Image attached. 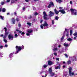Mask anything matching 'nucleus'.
I'll return each instance as SVG.
<instances>
[{"instance_id": "7ed1b4c3", "label": "nucleus", "mask_w": 77, "mask_h": 77, "mask_svg": "<svg viewBox=\"0 0 77 77\" xmlns=\"http://www.w3.org/2000/svg\"><path fill=\"white\" fill-rule=\"evenodd\" d=\"M70 11L72 13V15H77V11L75 9H70Z\"/></svg>"}, {"instance_id": "cd10ccee", "label": "nucleus", "mask_w": 77, "mask_h": 77, "mask_svg": "<svg viewBox=\"0 0 77 77\" xmlns=\"http://www.w3.org/2000/svg\"><path fill=\"white\" fill-rule=\"evenodd\" d=\"M63 39H64V37L63 35L61 38V41H63Z\"/></svg>"}, {"instance_id": "6e6552de", "label": "nucleus", "mask_w": 77, "mask_h": 77, "mask_svg": "<svg viewBox=\"0 0 77 77\" xmlns=\"http://www.w3.org/2000/svg\"><path fill=\"white\" fill-rule=\"evenodd\" d=\"M51 6H54V3H53V2H50V4L48 6V8H50Z\"/></svg>"}, {"instance_id": "c03bdc74", "label": "nucleus", "mask_w": 77, "mask_h": 77, "mask_svg": "<svg viewBox=\"0 0 77 77\" xmlns=\"http://www.w3.org/2000/svg\"><path fill=\"white\" fill-rule=\"evenodd\" d=\"M25 9H26V8H25V7H23V11H25Z\"/></svg>"}, {"instance_id": "09e8293b", "label": "nucleus", "mask_w": 77, "mask_h": 77, "mask_svg": "<svg viewBox=\"0 0 77 77\" xmlns=\"http://www.w3.org/2000/svg\"><path fill=\"white\" fill-rule=\"evenodd\" d=\"M18 26H19V27H20L21 26V24L19 23V25H18Z\"/></svg>"}, {"instance_id": "2f4dec72", "label": "nucleus", "mask_w": 77, "mask_h": 77, "mask_svg": "<svg viewBox=\"0 0 77 77\" xmlns=\"http://www.w3.org/2000/svg\"><path fill=\"white\" fill-rule=\"evenodd\" d=\"M47 66H48V65H45L43 66V67L44 68H46L47 67Z\"/></svg>"}, {"instance_id": "603ef678", "label": "nucleus", "mask_w": 77, "mask_h": 77, "mask_svg": "<svg viewBox=\"0 0 77 77\" xmlns=\"http://www.w3.org/2000/svg\"><path fill=\"white\" fill-rule=\"evenodd\" d=\"M65 31H69V30L68 29H65Z\"/></svg>"}, {"instance_id": "1a4fd4ad", "label": "nucleus", "mask_w": 77, "mask_h": 77, "mask_svg": "<svg viewBox=\"0 0 77 77\" xmlns=\"http://www.w3.org/2000/svg\"><path fill=\"white\" fill-rule=\"evenodd\" d=\"M59 12H61L63 14H65V10L64 9L60 10L59 11Z\"/></svg>"}, {"instance_id": "5fc2aeb1", "label": "nucleus", "mask_w": 77, "mask_h": 77, "mask_svg": "<svg viewBox=\"0 0 77 77\" xmlns=\"http://www.w3.org/2000/svg\"><path fill=\"white\" fill-rule=\"evenodd\" d=\"M65 67H66L65 65H64L63 66V68H65Z\"/></svg>"}, {"instance_id": "c756f323", "label": "nucleus", "mask_w": 77, "mask_h": 77, "mask_svg": "<svg viewBox=\"0 0 77 77\" xmlns=\"http://www.w3.org/2000/svg\"><path fill=\"white\" fill-rule=\"evenodd\" d=\"M28 18H29V19L32 18V16H31V15H30L28 17Z\"/></svg>"}, {"instance_id": "f3484780", "label": "nucleus", "mask_w": 77, "mask_h": 77, "mask_svg": "<svg viewBox=\"0 0 77 77\" xmlns=\"http://www.w3.org/2000/svg\"><path fill=\"white\" fill-rule=\"evenodd\" d=\"M12 21L13 22V24H15V19H14V18H12Z\"/></svg>"}, {"instance_id": "20e7f679", "label": "nucleus", "mask_w": 77, "mask_h": 77, "mask_svg": "<svg viewBox=\"0 0 77 77\" xmlns=\"http://www.w3.org/2000/svg\"><path fill=\"white\" fill-rule=\"evenodd\" d=\"M69 69V74L70 76L72 77L73 75H74V72H71V70H72V68L71 67H70L68 68Z\"/></svg>"}, {"instance_id": "7c9ffc66", "label": "nucleus", "mask_w": 77, "mask_h": 77, "mask_svg": "<svg viewBox=\"0 0 77 77\" xmlns=\"http://www.w3.org/2000/svg\"><path fill=\"white\" fill-rule=\"evenodd\" d=\"M55 19L56 20H59V17L56 16L55 17Z\"/></svg>"}, {"instance_id": "e2e57ef3", "label": "nucleus", "mask_w": 77, "mask_h": 77, "mask_svg": "<svg viewBox=\"0 0 77 77\" xmlns=\"http://www.w3.org/2000/svg\"><path fill=\"white\" fill-rule=\"evenodd\" d=\"M19 32L20 33H21L22 32V31H19Z\"/></svg>"}, {"instance_id": "f257e3e1", "label": "nucleus", "mask_w": 77, "mask_h": 77, "mask_svg": "<svg viewBox=\"0 0 77 77\" xmlns=\"http://www.w3.org/2000/svg\"><path fill=\"white\" fill-rule=\"evenodd\" d=\"M48 24L47 23L46 21H45L44 22V23L43 24H42L40 26L41 29H43L44 28V29H47V28H45V27H48Z\"/></svg>"}, {"instance_id": "c85d7f7f", "label": "nucleus", "mask_w": 77, "mask_h": 77, "mask_svg": "<svg viewBox=\"0 0 77 77\" xmlns=\"http://www.w3.org/2000/svg\"><path fill=\"white\" fill-rule=\"evenodd\" d=\"M51 75L52 76V77H53V76H54V73H51Z\"/></svg>"}, {"instance_id": "13d9d810", "label": "nucleus", "mask_w": 77, "mask_h": 77, "mask_svg": "<svg viewBox=\"0 0 77 77\" xmlns=\"http://www.w3.org/2000/svg\"><path fill=\"white\" fill-rule=\"evenodd\" d=\"M16 21H19V20H18V18H16Z\"/></svg>"}, {"instance_id": "423d86ee", "label": "nucleus", "mask_w": 77, "mask_h": 77, "mask_svg": "<svg viewBox=\"0 0 77 77\" xmlns=\"http://www.w3.org/2000/svg\"><path fill=\"white\" fill-rule=\"evenodd\" d=\"M27 33H26L27 36H29L30 35V33H31L32 32V29H28L27 30Z\"/></svg>"}, {"instance_id": "dca6fc26", "label": "nucleus", "mask_w": 77, "mask_h": 77, "mask_svg": "<svg viewBox=\"0 0 77 77\" xmlns=\"http://www.w3.org/2000/svg\"><path fill=\"white\" fill-rule=\"evenodd\" d=\"M57 48H54V49H53V51H57Z\"/></svg>"}, {"instance_id": "4c0bfd02", "label": "nucleus", "mask_w": 77, "mask_h": 77, "mask_svg": "<svg viewBox=\"0 0 77 77\" xmlns=\"http://www.w3.org/2000/svg\"><path fill=\"white\" fill-rule=\"evenodd\" d=\"M14 36H15V38H17L18 37V35L17 34H15L14 35Z\"/></svg>"}, {"instance_id": "412c9836", "label": "nucleus", "mask_w": 77, "mask_h": 77, "mask_svg": "<svg viewBox=\"0 0 77 77\" xmlns=\"http://www.w3.org/2000/svg\"><path fill=\"white\" fill-rule=\"evenodd\" d=\"M0 17L1 18V20H4V17L2 16H0Z\"/></svg>"}, {"instance_id": "58836bf2", "label": "nucleus", "mask_w": 77, "mask_h": 77, "mask_svg": "<svg viewBox=\"0 0 77 77\" xmlns=\"http://www.w3.org/2000/svg\"><path fill=\"white\" fill-rule=\"evenodd\" d=\"M1 3L2 5H4V3H5V2H2Z\"/></svg>"}, {"instance_id": "680f3d73", "label": "nucleus", "mask_w": 77, "mask_h": 77, "mask_svg": "<svg viewBox=\"0 0 77 77\" xmlns=\"http://www.w3.org/2000/svg\"><path fill=\"white\" fill-rule=\"evenodd\" d=\"M70 4H72V1H70Z\"/></svg>"}, {"instance_id": "ddd939ff", "label": "nucleus", "mask_w": 77, "mask_h": 77, "mask_svg": "<svg viewBox=\"0 0 77 77\" xmlns=\"http://www.w3.org/2000/svg\"><path fill=\"white\" fill-rule=\"evenodd\" d=\"M54 11L55 14H57H57H59V11H57V10H56V9H54Z\"/></svg>"}, {"instance_id": "473e14b6", "label": "nucleus", "mask_w": 77, "mask_h": 77, "mask_svg": "<svg viewBox=\"0 0 77 77\" xmlns=\"http://www.w3.org/2000/svg\"><path fill=\"white\" fill-rule=\"evenodd\" d=\"M15 3V1L14 0H11V3Z\"/></svg>"}, {"instance_id": "c9c22d12", "label": "nucleus", "mask_w": 77, "mask_h": 77, "mask_svg": "<svg viewBox=\"0 0 77 77\" xmlns=\"http://www.w3.org/2000/svg\"><path fill=\"white\" fill-rule=\"evenodd\" d=\"M64 55L66 57H68V55H67L66 54H64Z\"/></svg>"}, {"instance_id": "f704fd0d", "label": "nucleus", "mask_w": 77, "mask_h": 77, "mask_svg": "<svg viewBox=\"0 0 77 77\" xmlns=\"http://www.w3.org/2000/svg\"><path fill=\"white\" fill-rule=\"evenodd\" d=\"M4 42H6V43L8 42V41L7 40H6L5 39H4Z\"/></svg>"}, {"instance_id": "bb28decb", "label": "nucleus", "mask_w": 77, "mask_h": 77, "mask_svg": "<svg viewBox=\"0 0 77 77\" xmlns=\"http://www.w3.org/2000/svg\"><path fill=\"white\" fill-rule=\"evenodd\" d=\"M70 33L71 36L72 35V30H70Z\"/></svg>"}, {"instance_id": "72a5a7b5", "label": "nucleus", "mask_w": 77, "mask_h": 77, "mask_svg": "<svg viewBox=\"0 0 77 77\" xmlns=\"http://www.w3.org/2000/svg\"><path fill=\"white\" fill-rule=\"evenodd\" d=\"M61 47V45H58V47L59 48H60V47Z\"/></svg>"}, {"instance_id": "49530a36", "label": "nucleus", "mask_w": 77, "mask_h": 77, "mask_svg": "<svg viewBox=\"0 0 77 77\" xmlns=\"http://www.w3.org/2000/svg\"><path fill=\"white\" fill-rule=\"evenodd\" d=\"M3 47V46L1 45L0 46V48H2Z\"/></svg>"}, {"instance_id": "39448f33", "label": "nucleus", "mask_w": 77, "mask_h": 77, "mask_svg": "<svg viewBox=\"0 0 77 77\" xmlns=\"http://www.w3.org/2000/svg\"><path fill=\"white\" fill-rule=\"evenodd\" d=\"M43 17L45 20H48L49 18H48L47 17H48V15L47 14V13L45 12V11H44L43 12Z\"/></svg>"}, {"instance_id": "a19ab883", "label": "nucleus", "mask_w": 77, "mask_h": 77, "mask_svg": "<svg viewBox=\"0 0 77 77\" xmlns=\"http://www.w3.org/2000/svg\"><path fill=\"white\" fill-rule=\"evenodd\" d=\"M68 35H69V32H67V33L66 34V36H68Z\"/></svg>"}, {"instance_id": "4d7b16f0", "label": "nucleus", "mask_w": 77, "mask_h": 77, "mask_svg": "<svg viewBox=\"0 0 77 77\" xmlns=\"http://www.w3.org/2000/svg\"><path fill=\"white\" fill-rule=\"evenodd\" d=\"M21 34L22 35H24V34H25V33H24V32H23Z\"/></svg>"}, {"instance_id": "774afa93", "label": "nucleus", "mask_w": 77, "mask_h": 77, "mask_svg": "<svg viewBox=\"0 0 77 77\" xmlns=\"http://www.w3.org/2000/svg\"><path fill=\"white\" fill-rule=\"evenodd\" d=\"M63 64L65 63V61H63Z\"/></svg>"}, {"instance_id": "79ce46f5", "label": "nucleus", "mask_w": 77, "mask_h": 77, "mask_svg": "<svg viewBox=\"0 0 77 77\" xmlns=\"http://www.w3.org/2000/svg\"><path fill=\"white\" fill-rule=\"evenodd\" d=\"M34 15H38V13L37 12L35 13Z\"/></svg>"}, {"instance_id": "a878e982", "label": "nucleus", "mask_w": 77, "mask_h": 77, "mask_svg": "<svg viewBox=\"0 0 77 77\" xmlns=\"http://www.w3.org/2000/svg\"><path fill=\"white\" fill-rule=\"evenodd\" d=\"M27 24H28V25L29 26H32L31 25L32 23H27Z\"/></svg>"}, {"instance_id": "b1692460", "label": "nucleus", "mask_w": 77, "mask_h": 77, "mask_svg": "<svg viewBox=\"0 0 77 77\" xmlns=\"http://www.w3.org/2000/svg\"><path fill=\"white\" fill-rule=\"evenodd\" d=\"M71 62L70 60H69L67 62V63L69 64H71Z\"/></svg>"}, {"instance_id": "4468645a", "label": "nucleus", "mask_w": 77, "mask_h": 77, "mask_svg": "<svg viewBox=\"0 0 77 77\" xmlns=\"http://www.w3.org/2000/svg\"><path fill=\"white\" fill-rule=\"evenodd\" d=\"M49 72L50 74H51L52 72V70L51 69V68H49Z\"/></svg>"}, {"instance_id": "8fccbe9b", "label": "nucleus", "mask_w": 77, "mask_h": 77, "mask_svg": "<svg viewBox=\"0 0 77 77\" xmlns=\"http://www.w3.org/2000/svg\"><path fill=\"white\" fill-rule=\"evenodd\" d=\"M56 60H59V58H57L56 59Z\"/></svg>"}, {"instance_id": "9b49d317", "label": "nucleus", "mask_w": 77, "mask_h": 77, "mask_svg": "<svg viewBox=\"0 0 77 77\" xmlns=\"http://www.w3.org/2000/svg\"><path fill=\"white\" fill-rule=\"evenodd\" d=\"M4 29H5V35L7 36V35H8V32H6V31H7V29L6 27L4 28Z\"/></svg>"}, {"instance_id": "aec40b11", "label": "nucleus", "mask_w": 77, "mask_h": 77, "mask_svg": "<svg viewBox=\"0 0 77 77\" xmlns=\"http://www.w3.org/2000/svg\"><path fill=\"white\" fill-rule=\"evenodd\" d=\"M2 11L3 12H5V11H6V9L5 8H3L2 10Z\"/></svg>"}, {"instance_id": "393cba45", "label": "nucleus", "mask_w": 77, "mask_h": 77, "mask_svg": "<svg viewBox=\"0 0 77 77\" xmlns=\"http://www.w3.org/2000/svg\"><path fill=\"white\" fill-rule=\"evenodd\" d=\"M73 35L77 38V32H75L73 34Z\"/></svg>"}, {"instance_id": "ea45409f", "label": "nucleus", "mask_w": 77, "mask_h": 77, "mask_svg": "<svg viewBox=\"0 0 77 77\" xmlns=\"http://www.w3.org/2000/svg\"><path fill=\"white\" fill-rule=\"evenodd\" d=\"M57 2H62V0H56Z\"/></svg>"}, {"instance_id": "864d4df0", "label": "nucleus", "mask_w": 77, "mask_h": 77, "mask_svg": "<svg viewBox=\"0 0 77 77\" xmlns=\"http://www.w3.org/2000/svg\"><path fill=\"white\" fill-rule=\"evenodd\" d=\"M10 2V0H7L6 1V2Z\"/></svg>"}, {"instance_id": "3c124183", "label": "nucleus", "mask_w": 77, "mask_h": 77, "mask_svg": "<svg viewBox=\"0 0 77 77\" xmlns=\"http://www.w3.org/2000/svg\"><path fill=\"white\" fill-rule=\"evenodd\" d=\"M8 45H5V47H8Z\"/></svg>"}, {"instance_id": "a18cd8bd", "label": "nucleus", "mask_w": 77, "mask_h": 77, "mask_svg": "<svg viewBox=\"0 0 77 77\" xmlns=\"http://www.w3.org/2000/svg\"><path fill=\"white\" fill-rule=\"evenodd\" d=\"M47 74H45V76H42V77H47Z\"/></svg>"}, {"instance_id": "6e6d98bb", "label": "nucleus", "mask_w": 77, "mask_h": 77, "mask_svg": "<svg viewBox=\"0 0 77 77\" xmlns=\"http://www.w3.org/2000/svg\"><path fill=\"white\" fill-rule=\"evenodd\" d=\"M43 21V20H41L40 22V23H42Z\"/></svg>"}, {"instance_id": "4be33fe9", "label": "nucleus", "mask_w": 77, "mask_h": 77, "mask_svg": "<svg viewBox=\"0 0 77 77\" xmlns=\"http://www.w3.org/2000/svg\"><path fill=\"white\" fill-rule=\"evenodd\" d=\"M55 69H60V66H57L55 67Z\"/></svg>"}, {"instance_id": "a211bd4d", "label": "nucleus", "mask_w": 77, "mask_h": 77, "mask_svg": "<svg viewBox=\"0 0 77 77\" xmlns=\"http://www.w3.org/2000/svg\"><path fill=\"white\" fill-rule=\"evenodd\" d=\"M58 52L59 53H63V50L59 49V50L58 51Z\"/></svg>"}, {"instance_id": "338daca9", "label": "nucleus", "mask_w": 77, "mask_h": 77, "mask_svg": "<svg viewBox=\"0 0 77 77\" xmlns=\"http://www.w3.org/2000/svg\"><path fill=\"white\" fill-rule=\"evenodd\" d=\"M59 9H63V7H60L59 8Z\"/></svg>"}, {"instance_id": "5701e85b", "label": "nucleus", "mask_w": 77, "mask_h": 77, "mask_svg": "<svg viewBox=\"0 0 77 77\" xmlns=\"http://www.w3.org/2000/svg\"><path fill=\"white\" fill-rule=\"evenodd\" d=\"M13 55V54L11 53L9 55V57L11 58V57H12V55Z\"/></svg>"}, {"instance_id": "0e129e2a", "label": "nucleus", "mask_w": 77, "mask_h": 77, "mask_svg": "<svg viewBox=\"0 0 77 77\" xmlns=\"http://www.w3.org/2000/svg\"><path fill=\"white\" fill-rule=\"evenodd\" d=\"M1 37H3V35H2V34L1 35Z\"/></svg>"}, {"instance_id": "37998d69", "label": "nucleus", "mask_w": 77, "mask_h": 77, "mask_svg": "<svg viewBox=\"0 0 77 77\" xmlns=\"http://www.w3.org/2000/svg\"><path fill=\"white\" fill-rule=\"evenodd\" d=\"M54 55L55 56H57V53H56V52L54 53Z\"/></svg>"}, {"instance_id": "e433bc0d", "label": "nucleus", "mask_w": 77, "mask_h": 77, "mask_svg": "<svg viewBox=\"0 0 77 77\" xmlns=\"http://www.w3.org/2000/svg\"><path fill=\"white\" fill-rule=\"evenodd\" d=\"M7 36L6 35H4L3 38H4V39H5V38H6V37Z\"/></svg>"}, {"instance_id": "6ab92c4d", "label": "nucleus", "mask_w": 77, "mask_h": 77, "mask_svg": "<svg viewBox=\"0 0 77 77\" xmlns=\"http://www.w3.org/2000/svg\"><path fill=\"white\" fill-rule=\"evenodd\" d=\"M72 38H69L67 39V40L68 41H72Z\"/></svg>"}, {"instance_id": "9d476101", "label": "nucleus", "mask_w": 77, "mask_h": 77, "mask_svg": "<svg viewBox=\"0 0 77 77\" xmlns=\"http://www.w3.org/2000/svg\"><path fill=\"white\" fill-rule=\"evenodd\" d=\"M49 13L50 14H49V17H52L53 15H54V13L53 12H52L51 11H50L49 12Z\"/></svg>"}, {"instance_id": "bf43d9fd", "label": "nucleus", "mask_w": 77, "mask_h": 77, "mask_svg": "<svg viewBox=\"0 0 77 77\" xmlns=\"http://www.w3.org/2000/svg\"><path fill=\"white\" fill-rule=\"evenodd\" d=\"M43 73V71H42V72H40V74H42V73Z\"/></svg>"}, {"instance_id": "052dcab7", "label": "nucleus", "mask_w": 77, "mask_h": 77, "mask_svg": "<svg viewBox=\"0 0 77 77\" xmlns=\"http://www.w3.org/2000/svg\"><path fill=\"white\" fill-rule=\"evenodd\" d=\"M14 34H17V31H15L14 32Z\"/></svg>"}, {"instance_id": "69168bd1", "label": "nucleus", "mask_w": 77, "mask_h": 77, "mask_svg": "<svg viewBox=\"0 0 77 77\" xmlns=\"http://www.w3.org/2000/svg\"><path fill=\"white\" fill-rule=\"evenodd\" d=\"M25 2H29V0H26Z\"/></svg>"}, {"instance_id": "de8ad7c7", "label": "nucleus", "mask_w": 77, "mask_h": 77, "mask_svg": "<svg viewBox=\"0 0 77 77\" xmlns=\"http://www.w3.org/2000/svg\"><path fill=\"white\" fill-rule=\"evenodd\" d=\"M52 24H54V20H52Z\"/></svg>"}, {"instance_id": "2eb2a0df", "label": "nucleus", "mask_w": 77, "mask_h": 77, "mask_svg": "<svg viewBox=\"0 0 77 77\" xmlns=\"http://www.w3.org/2000/svg\"><path fill=\"white\" fill-rule=\"evenodd\" d=\"M68 44L66 43H65L64 44V46H65V47H68Z\"/></svg>"}, {"instance_id": "f03ea898", "label": "nucleus", "mask_w": 77, "mask_h": 77, "mask_svg": "<svg viewBox=\"0 0 77 77\" xmlns=\"http://www.w3.org/2000/svg\"><path fill=\"white\" fill-rule=\"evenodd\" d=\"M16 48L17 51L15 53V54H17L19 52V51H20V50H21V49H24V46H22V47H21V46H17L16 47Z\"/></svg>"}, {"instance_id": "f8f14e48", "label": "nucleus", "mask_w": 77, "mask_h": 77, "mask_svg": "<svg viewBox=\"0 0 77 77\" xmlns=\"http://www.w3.org/2000/svg\"><path fill=\"white\" fill-rule=\"evenodd\" d=\"M48 65H53L54 64V63L50 61H48Z\"/></svg>"}, {"instance_id": "0eeeda50", "label": "nucleus", "mask_w": 77, "mask_h": 77, "mask_svg": "<svg viewBox=\"0 0 77 77\" xmlns=\"http://www.w3.org/2000/svg\"><path fill=\"white\" fill-rule=\"evenodd\" d=\"M8 38L10 40H13V35L12 33H10L8 36Z\"/></svg>"}]
</instances>
